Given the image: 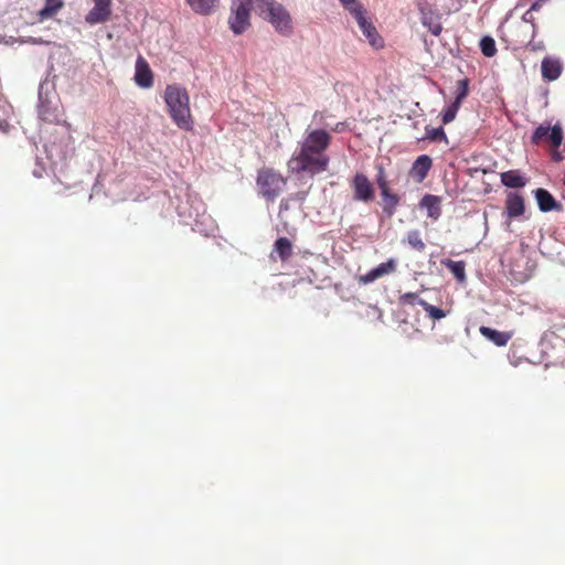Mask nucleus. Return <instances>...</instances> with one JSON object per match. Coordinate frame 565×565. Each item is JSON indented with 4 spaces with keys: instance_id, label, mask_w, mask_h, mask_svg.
<instances>
[{
    "instance_id": "nucleus-1",
    "label": "nucleus",
    "mask_w": 565,
    "mask_h": 565,
    "mask_svg": "<svg viewBox=\"0 0 565 565\" xmlns=\"http://www.w3.org/2000/svg\"><path fill=\"white\" fill-rule=\"evenodd\" d=\"M163 98L172 121L182 130H192L193 118L188 90L175 84L168 85Z\"/></svg>"
},
{
    "instance_id": "nucleus-2",
    "label": "nucleus",
    "mask_w": 565,
    "mask_h": 565,
    "mask_svg": "<svg viewBox=\"0 0 565 565\" xmlns=\"http://www.w3.org/2000/svg\"><path fill=\"white\" fill-rule=\"evenodd\" d=\"M330 163L328 154H321L319 152H310L307 148L299 146L289 159L287 166L288 170L294 174H309L316 175L324 172Z\"/></svg>"
},
{
    "instance_id": "nucleus-3",
    "label": "nucleus",
    "mask_w": 565,
    "mask_h": 565,
    "mask_svg": "<svg viewBox=\"0 0 565 565\" xmlns=\"http://www.w3.org/2000/svg\"><path fill=\"white\" fill-rule=\"evenodd\" d=\"M256 10L267 19L277 32L289 35L292 32V22L289 12L274 0H254Z\"/></svg>"
},
{
    "instance_id": "nucleus-4",
    "label": "nucleus",
    "mask_w": 565,
    "mask_h": 565,
    "mask_svg": "<svg viewBox=\"0 0 565 565\" xmlns=\"http://www.w3.org/2000/svg\"><path fill=\"white\" fill-rule=\"evenodd\" d=\"M259 194L269 202H274L284 191L287 180L273 168H262L256 178Z\"/></svg>"
},
{
    "instance_id": "nucleus-5",
    "label": "nucleus",
    "mask_w": 565,
    "mask_h": 565,
    "mask_svg": "<svg viewBox=\"0 0 565 565\" xmlns=\"http://www.w3.org/2000/svg\"><path fill=\"white\" fill-rule=\"evenodd\" d=\"M253 3V0H233L228 24L235 34H242L249 28V11Z\"/></svg>"
},
{
    "instance_id": "nucleus-6",
    "label": "nucleus",
    "mask_w": 565,
    "mask_h": 565,
    "mask_svg": "<svg viewBox=\"0 0 565 565\" xmlns=\"http://www.w3.org/2000/svg\"><path fill=\"white\" fill-rule=\"evenodd\" d=\"M344 8L354 15L362 33L367 39L369 43L374 47H382L383 40L379 35L375 26L366 20L363 7L358 1H355L352 4L345 6Z\"/></svg>"
},
{
    "instance_id": "nucleus-7",
    "label": "nucleus",
    "mask_w": 565,
    "mask_h": 565,
    "mask_svg": "<svg viewBox=\"0 0 565 565\" xmlns=\"http://www.w3.org/2000/svg\"><path fill=\"white\" fill-rule=\"evenodd\" d=\"M350 186L353 192V200L356 202L371 203L375 199V190L367 178L362 172H356L351 181Z\"/></svg>"
},
{
    "instance_id": "nucleus-8",
    "label": "nucleus",
    "mask_w": 565,
    "mask_h": 565,
    "mask_svg": "<svg viewBox=\"0 0 565 565\" xmlns=\"http://www.w3.org/2000/svg\"><path fill=\"white\" fill-rule=\"evenodd\" d=\"M332 137L324 129L308 130L300 146L307 148L310 152H319L327 154L329 146L331 145Z\"/></svg>"
},
{
    "instance_id": "nucleus-9",
    "label": "nucleus",
    "mask_w": 565,
    "mask_h": 565,
    "mask_svg": "<svg viewBox=\"0 0 565 565\" xmlns=\"http://www.w3.org/2000/svg\"><path fill=\"white\" fill-rule=\"evenodd\" d=\"M544 138H546L552 146L557 149L563 141V130L559 124L553 127L548 125H540L532 135V143L539 145Z\"/></svg>"
},
{
    "instance_id": "nucleus-10",
    "label": "nucleus",
    "mask_w": 565,
    "mask_h": 565,
    "mask_svg": "<svg viewBox=\"0 0 565 565\" xmlns=\"http://www.w3.org/2000/svg\"><path fill=\"white\" fill-rule=\"evenodd\" d=\"M94 7L88 11L85 21L89 25L107 22L111 17V0H93Z\"/></svg>"
},
{
    "instance_id": "nucleus-11",
    "label": "nucleus",
    "mask_w": 565,
    "mask_h": 565,
    "mask_svg": "<svg viewBox=\"0 0 565 565\" xmlns=\"http://www.w3.org/2000/svg\"><path fill=\"white\" fill-rule=\"evenodd\" d=\"M135 82L141 88H150L153 85V73L141 55L136 61Z\"/></svg>"
},
{
    "instance_id": "nucleus-12",
    "label": "nucleus",
    "mask_w": 565,
    "mask_h": 565,
    "mask_svg": "<svg viewBox=\"0 0 565 565\" xmlns=\"http://www.w3.org/2000/svg\"><path fill=\"white\" fill-rule=\"evenodd\" d=\"M431 158L427 154H422L417 157V159L412 164V168L409 170V177L417 183H420L427 178L428 172L431 169Z\"/></svg>"
},
{
    "instance_id": "nucleus-13",
    "label": "nucleus",
    "mask_w": 565,
    "mask_h": 565,
    "mask_svg": "<svg viewBox=\"0 0 565 565\" xmlns=\"http://www.w3.org/2000/svg\"><path fill=\"white\" fill-rule=\"evenodd\" d=\"M541 72L543 79L553 82L561 76L563 72V65L557 58L546 56L542 60Z\"/></svg>"
},
{
    "instance_id": "nucleus-14",
    "label": "nucleus",
    "mask_w": 565,
    "mask_h": 565,
    "mask_svg": "<svg viewBox=\"0 0 565 565\" xmlns=\"http://www.w3.org/2000/svg\"><path fill=\"white\" fill-rule=\"evenodd\" d=\"M419 205L427 210V214L433 220H438L441 215V200L437 195L426 194L420 200Z\"/></svg>"
},
{
    "instance_id": "nucleus-15",
    "label": "nucleus",
    "mask_w": 565,
    "mask_h": 565,
    "mask_svg": "<svg viewBox=\"0 0 565 565\" xmlns=\"http://www.w3.org/2000/svg\"><path fill=\"white\" fill-rule=\"evenodd\" d=\"M505 209L510 218L521 216L524 213V200L520 194L510 193L505 201Z\"/></svg>"
},
{
    "instance_id": "nucleus-16",
    "label": "nucleus",
    "mask_w": 565,
    "mask_h": 565,
    "mask_svg": "<svg viewBox=\"0 0 565 565\" xmlns=\"http://www.w3.org/2000/svg\"><path fill=\"white\" fill-rule=\"evenodd\" d=\"M479 331L484 338H487L498 347L507 345V343L511 339V333L498 331L486 326H481L479 328Z\"/></svg>"
},
{
    "instance_id": "nucleus-17",
    "label": "nucleus",
    "mask_w": 565,
    "mask_h": 565,
    "mask_svg": "<svg viewBox=\"0 0 565 565\" xmlns=\"http://www.w3.org/2000/svg\"><path fill=\"white\" fill-rule=\"evenodd\" d=\"M534 194L542 212H550L558 207L556 200L547 190L540 188L534 191Z\"/></svg>"
},
{
    "instance_id": "nucleus-18",
    "label": "nucleus",
    "mask_w": 565,
    "mask_h": 565,
    "mask_svg": "<svg viewBox=\"0 0 565 565\" xmlns=\"http://www.w3.org/2000/svg\"><path fill=\"white\" fill-rule=\"evenodd\" d=\"M380 191L384 203L383 210L387 215L392 216L395 213L397 205L399 204V196L398 194L394 193L390 186Z\"/></svg>"
},
{
    "instance_id": "nucleus-19",
    "label": "nucleus",
    "mask_w": 565,
    "mask_h": 565,
    "mask_svg": "<svg viewBox=\"0 0 565 565\" xmlns=\"http://www.w3.org/2000/svg\"><path fill=\"white\" fill-rule=\"evenodd\" d=\"M501 182L512 189L523 188L526 184L525 179L516 170H509L501 173Z\"/></svg>"
},
{
    "instance_id": "nucleus-20",
    "label": "nucleus",
    "mask_w": 565,
    "mask_h": 565,
    "mask_svg": "<svg viewBox=\"0 0 565 565\" xmlns=\"http://www.w3.org/2000/svg\"><path fill=\"white\" fill-rule=\"evenodd\" d=\"M64 7L63 0H45L44 7L39 11L41 21L53 18Z\"/></svg>"
},
{
    "instance_id": "nucleus-21",
    "label": "nucleus",
    "mask_w": 565,
    "mask_h": 565,
    "mask_svg": "<svg viewBox=\"0 0 565 565\" xmlns=\"http://www.w3.org/2000/svg\"><path fill=\"white\" fill-rule=\"evenodd\" d=\"M274 250L281 262H286L292 255V244L287 237H279L274 244Z\"/></svg>"
},
{
    "instance_id": "nucleus-22",
    "label": "nucleus",
    "mask_w": 565,
    "mask_h": 565,
    "mask_svg": "<svg viewBox=\"0 0 565 565\" xmlns=\"http://www.w3.org/2000/svg\"><path fill=\"white\" fill-rule=\"evenodd\" d=\"M422 23L428 28V30L435 36H438L443 31V25L439 21V17L433 13H424L422 17Z\"/></svg>"
},
{
    "instance_id": "nucleus-23",
    "label": "nucleus",
    "mask_w": 565,
    "mask_h": 565,
    "mask_svg": "<svg viewBox=\"0 0 565 565\" xmlns=\"http://www.w3.org/2000/svg\"><path fill=\"white\" fill-rule=\"evenodd\" d=\"M189 6L198 13L207 14L216 6L218 0H186Z\"/></svg>"
},
{
    "instance_id": "nucleus-24",
    "label": "nucleus",
    "mask_w": 565,
    "mask_h": 565,
    "mask_svg": "<svg viewBox=\"0 0 565 565\" xmlns=\"http://www.w3.org/2000/svg\"><path fill=\"white\" fill-rule=\"evenodd\" d=\"M405 239L413 249L419 253H423L426 248V244L422 238L420 232L417 230L409 231Z\"/></svg>"
},
{
    "instance_id": "nucleus-25",
    "label": "nucleus",
    "mask_w": 565,
    "mask_h": 565,
    "mask_svg": "<svg viewBox=\"0 0 565 565\" xmlns=\"http://www.w3.org/2000/svg\"><path fill=\"white\" fill-rule=\"evenodd\" d=\"M468 94H469V79L468 78L459 79L456 84L454 102L461 105V103L468 96Z\"/></svg>"
},
{
    "instance_id": "nucleus-26",
    "label": "nucleus",
    "mask_w": 565,
    "mask_h": 565,
    "mask_svg": "<svg viewBox=\"0 0 565 565\" xmlns=\"http://www.w3.org/2000/svg\"><path fill=\"white\" fill-rule=\"evenodd\" d=\"M480 50L487 57H492L497 54L495 41L491 36H483L480 41Z\"/></svg>"
},
{
    "instance_id": "nucleus-27",
    "label": "nucleus",
    "mask_w": 565,
    "mask_h": 565,
    "mask_svg": "<svg viewBox=\"0 0 565 565\" xmlns=\"http://www.w3.org/2000/svg\"><path fill=\"white\" fill-rule=\"evenodd\" d=\"M418 305L420 307H423V309L428 313V316L434 319V320H439V319H443L447 316L446 311L440 309V308H437L430 303H428L427 301L425 300H419L418 301Z\"/></svg>"
},
{
    "instance_id": "nucleus-28",
    "label": "nucleus",
    "mask_w": 565,
    "mask_h": 565,
    "mask_svg": "<svg viewBox=\"0 0 565 565\" xmlns=\"http://www.w3.org/2000/svg\"><path fill=\"white\" fill-rule=\"evenodd\" d=\"M445 265L458 280L465 279L466 273L463 262H455L449 259L447 263H445Z\"/></svg>"
},
{
    "instance_id": "nucleus-29",
    "label": "nucleus",
    "mask_w": 565,
    "mask_h": 565,
    "mask_svg": "<svg viewBox=\"0 0 565 565\" xmlns=\"http://www.w3.org/2000/svg\"><path fill=\"white\" fill-rule=\"evenodd\" d=\"M460 108V105L452 102L451 105H449L446 109L441 113V121L444 125H447L451 122L458 113V109Z\"/></svg>"
},
{
    "instance_id": "nucleus-30",
    "label": "nucleus",
    "mask_w": 565,
    "mask_h": 565,
    "mask_svg": "<svg viewBox=\"0 0 565 565\" xmlns=\"http://www.w3.org/2000/svg\"><path fill=\"white\" fill-rule=\"evenodd\" d=\"M375 181L380 190L390 186V181L387 179L385 168L382 164L376 166Z\"/></svg>"
},
{
    "instance_id": "nucleus-31",
    "label": "nucleus",
    "mask_w": 565,
    "mask_h": 565,
    "mask_svg": "<svg viewBox=\"0 0 565 565\" xmlns=\"http://www.w3.org/2000/svg\"><path fill=\"white\" fill-rule=\"evenodd\" d=\"M379 278L395 271L396 264L393 259H388L386 263L380 264L377 267L374 268Z\"/></svg>"
},
{
    "instance_id": "nucleus-32",
    "label": "nucleus",
    "mask_w": 565,
    "mask_h": 565,
    "mask_svg": "<svg viewBox=\"0 0 565 565\" xmlns=\"http://www.w3.org/2000/svg\"><path fill=\"white\" fill-rule=\"evenodd\" d=\"M426 138L433 141L446 140V134L441 127L430 128L426 127Z\"/></svg>"
},
{
    "instance_id": "nucleus-33",
    "label": "nucleus",
    "mask_w": 565,
    "mask_h": 565,
    "mask_svg": "<svg viewBox=\"0 0 565 565\" xmlns=\"http://www.w3.org/2000/svg\"><path fill=\"white\" fill-rule=\"evenodd\" d=\"M419 300H423L422 298L418 297L417 294L415 292H405L404 295L401 296V301L402 303L404 305H418V301Z\"/></svg>"
},
{
    "instance_id": "nucleus-34",
    "label": "nucleus",
    "mask_w": 565,
    "mask_h": 565,
    "mask_svg": "<svg viewBox=\"0 0 565 565\" xmlns=\"http://www.w3.org/2000/svg\"><path fill=\"white\" fill-rule=\"evenodd\" d=\"M376 279H379V276L374 268L367 271L365 275L359 277V281L363 285L373 282Z\"/></svg>"
},
{
    "instance_id": "nucleus-35",
    "label": "nucleus",
    "mask_w": 565,
    "mask_h": 565,
    "mask_svg": "<svg viewBox=\"0 0 565 565\" xmlns=\"http://www.w3.org/2000/svg\"><path fill=\"white\" fill-rule=\"evenodd\" d=\"M522 21L525 23H530L532 26V35L535 33L536 24H535V18L533 14V11L530 9L522 15Z\"/></svg>"
},
{
    "instance_id": "nucleus-36",
    "label": "nucleus",
    "mask_w": 565,
    "mask_h": 565,
    "mask_svg": "<svg viewBox=\"0 0 565 565\" xmlns=\"http://www.w3.org/2000/svg\"><path fill=\"white\" fill-rule=\"evenodd\" d=\"M548 0H536L530 8L531 11H539Z\"/></svg>"
},
{
    "instance_id": "nucleus-37",
    "label": "nucleus",
    "mask_w": 565,
    "mask_h": 565,
    "mask_svg": "<svg viewBox=\"0 0 565 565\" xmlns=\"http://www.w3.org/2000/svg\"><path fill=\"white\" fill-rule=\"evenodd\" d=\"M345 129L344 122H338L333 128L332 131L334 132H342Z\"/></svg>"
},
{
    "instance_id": "nucleus-38",
    "label": "nucleus",
    "mask_w": 565,
    "mask_h": 565,
    "mask_svg": "<svg viewBox=\"0 0 565 565\" xmlns=\"http://www.w3.org/2000/svg\"><path fill=\"white\" fill-rule=\"evenodd\" d=\"M39 115L42 120L52 121V119L47 116L46 111H44L42 108H40Z\"/></svg>"
},
{
    "instance_id": "nucleus-39",
    "label": "nucleus",
    "mask_w": 565,
    "mask_h": 565,
    "mask_svg": "<svg viewBox=\"0 0 565 565\" xmlns=\"http://www.w3.org/2000/svg\"><path fill=\"white\" fill-rule=\"evenodd\" d=\"M554 161H561L563 159L562 154L558 151L553 153Z\"/></svg>"
},
{
    "instance_id": "nucleus-40",
    "label": "nucleus",
    "mask_w": 565,
    "mask_h": 565,
    "mask_svg": "<svg viewBox=\"0 0 565 565\" xmlns=\"http://www.w3.org/2000/svg\"><path fill=\"white\" fill-rule=\"evenodd\" d=\"M341 3L345 7V6H349V4H352L353 2H355L356 0H340Z\"/></svg>"
},
{
    "instance_id": "nucleus-41",
    "label": "nucleus",
    "mask_w": 565,
    "mask_h": 565,
    "mask_svg": "<svg viewBox=\"0 0 565 565\" xmlns=\"http://www.w3.org/2000/svg\"><path fill=\"white\" fill-rule=\"evenodd\" d=\"M318 116H320V117L322 118V114H321V113L316 111V113H315V118H316V117H318Z\"/></svg>"
},
{
    "instance_id": "nucleus-42",
    "label": "nucleus",
    "mask_w": 565,
    "mask_h": 565,
    "mask_svg": "<svg viewBox=\"0 0 565 565\" xmlns=\"http://www.w3.org/2000/svg\"><path fill=\"white\" fill-rule=\"evenodd\" d=\"M563 184L565 185V170H564V174H563Z\"/></svg>"
}]
</instances>
